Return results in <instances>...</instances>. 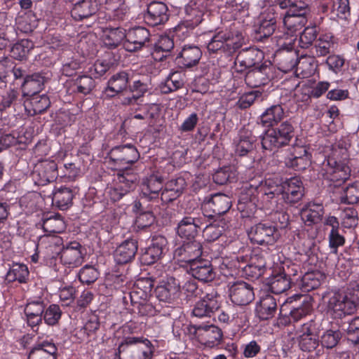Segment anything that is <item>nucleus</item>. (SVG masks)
Here are the masks:
<instances>
[{"instance_id":"obj_1","label":"nucleus","mask_w":359,"mask_h":359,"mask_svg":"<svg viewBox=\"0 0 359 359\" xmlns=\"http://www.w3.org/2000/svg\"><path fill=\"white\" fill-rule=\"evenodd\" d=\"M323 298L327 312L335 318H341L355 313L359 304V291L347 289L346 291L326 292Z\"/></svg>"},{"instance_id":"obj_2","label":"nucleus","mask_w":359,"mask_h":359,"mask_svg":"<svg viewBox=\"0 0 359 359\" xmlns=\"http://www.w3.org/2000/svg\"><path fill=\"white\" fill-rule=\"evenodd\" d=\"M309 2V0H281L280 7L285 10L283 22L290 34L300 30L306 24Z\"/></svg>"},{"instance_id":"obj_3","label":"nucleus","mask_w":359,"mask_h":359,"mask_svg":"<svg viewBox=\"0 0 359 359\" xmlns=\"http://www.w3.org/2000/svg\"><path fill=\"white\" fill-rule=\"evenodd\" d=\"M294 135L292 123L285 121L275 128L268 129L262 137V147L264 150L276 151L289 144Z\"/></svg>"},{"instance_id":"obj_4","label":"nucleus","mask_w":359,"mask_h":359,"mask_svg":"<svg viewBox=\"0 0 359 359\" xmlns=\"http://www.w3.org/2000/svg\"><path fill=\"white\" fill-rule=\"evenodd\" d=\"M148 339L128 337L119 344L115 359H151L152 349Z\"/></svg>"},{"instance_id":"obj_5","label":"nucleus","mask_w":359,"mask_h":359,"mask_svg":"<svg viewBox=\"0 0 359 359\" xmlns=\"http://www.w3.org/2000/svg\"><path fill=\"white\" fill-rule=\"evenodd\" d=\"M210 216L211 215L201 211L188 214L179 222L177 233L182 238L195 240L194 238L203 229L207 223V218Z\"/></svg>"},{"instance_id":"obj_6","label":"nucleus","mask_w":359,"mask_h":359,"mask_svg":"<svg viewBox=\"0 0 359 359\" xmlns=\"http://www.w3.org/2000/svg\"><path fill=\"white\" fill-rule=\"evenodd\" d=\"M241 46L238 37L227 30L216 32L207 44V49L210 53L222 52L231 55Z\"/></svg>"},{"instance_id":"obj_7","label":"nucleus","mask_w":359,"mask_h":359,"mask_svg":"<svg viewBox=\"0 0 359 359\" xmlns=\"http://www.w3.org/2000/svg\"><path fill=\"white\" fill-rule=\"evenodd\" d=\"M191 327L199 342L205 346L213 348L220 344L222 341V330L213 324L209 323H194L191 325Z\"/></svg>"},{"instance_id":"obj_8","label":"nucleus","mask_w":359,"mask_h":359,"mask_svg":"<svg viewBox=\"0 0 359 359\" xmlns=\"http://www.w3.org/2000/svg\"><path fill=\"white\" fill-rule=\"evenodd\" d=\"M250 241L257 245H273L278 238L277 228L269 222H259L248 231Z\"/></svg>"},{"instance_id":"obj_9","label":"nucleus","mask_w":359,"mask_h":359,"mask_svg":"<svg viewBox=\"0 0 359 359\" xmlns=\"http://www.w3.org/2000/svg\"><path fill=\"white\" fill-rule=\"evenodd\" d=\"M150 32L143 27H135L126 31L123 47L128 52H136L148 47L150 43Z\"/></svg>"},{"instance_id":"obj_10","label":"nucleus","mask_w":359,"mask_h":359,"mask_svg":"<svg viewBox=\"0 0 359 359\" xmlns=\"http://www.w3.org/2000/svg\"><path fill=\"white\" fill-rule=\"evenodd\" d=\"M220 295L212 290L206 293L194 305L192 310V316L194 318H210L212 315L220 307Z\"/></svg>"},{"instance_id":"obj_11","label":"nucleus","mask_w":359,"mask_h":359,"mask_svg":"<svg viewBox=\"0 0 359 359\" xmlns=\"http://www.w3.org/2000/svg\"><path fill=\"white\" fill-rule=\"evenodd\" d=\"M323 170L324 177L336 183L335 186L344 183L349 178L351 173V169L346 163L337 162L334 158H329L327 163H323Z\"/></svg>"},{"instance_id":"obj_12","label":"nucleus","mask_w":359,"mask_h":359,"mask_svg":"<svg viewBox=\"0 0 359 359\" xmlns=\"http://www.w3.org/2000/svg\"><path fill=\"white\" fill-rule=\"evenodd\" d=\"M304 196V187L298 177H291L283 182L282 199L290 205L299 203Z\"/></svg>"},{"instance_id":"obj_13","label":"nucleus","mask_w":359,"mask_h":359,"mask_svg":"<svg viewBox=\"0 0 359 359\" xmlns=\"http://www.w3.org/2000/svg\"><path fill=\"white\" fill-rule=\"evenodd\" d=\"M168 241L165 236L156 235L152 238L151 245L141 255V261L144 265H151L159 259L167 250Z\"/></svg>"},{"instance_id":"obj_14","label":"nucleus","mask_w":359,"mask_h":359,"mask_svg":"<svg viewBox=\"0 0 359 359\" xmlns=\"http://www.w3.org/2000/svg\"><path fill=\"white\" fill-rule=\"evenodd\" d=\"M175 249L174 257L180 262L187 263L189 266L201 258L203 254L202 244L196 240H188Z\"/></svg>"},{"instance_id":"obj_15","label":"nucleus","mask_w":359,"mask_h":359,"mask_svg":"<svg viewBox=\"0 0 359 359\" xmlns=\"http://www.w3.org/2000/svg\"><path fill=\"white\" fill-rule=\"evenodd\" d=\"M264 58L262 51L255 48L242 49L235 60V69L237 72H243L247 69L259 66Z\"/></svg>"},{"instance_id":"obj_16","label":"nucleus","mask_w":359,"mask_h":359,"mask_svg":"<svg viewBox=\"0 0 359 359\" xmlns=\"http://www.w3.org/2000/svg\"><path fill=\"white\" fill-rule=\"evenodd\" d=\"M231 206V201L229 196L218 193L204 202L202 205L203 212L210 215L208 218H212L217 215H222L229 211Z\"/></svg>"},{"instance_id":"obj_17","label":"nucleus","mask_w":359,"mask_h":359,"mask_svg":"<svg viewBox=\"0 0 359 359\" xmlns=\"http://www.w3.org/2000/svg\"><path fill=\"white\" fill-rule=\"evenodd\" d=\"M283 183L279 184L272 179H267L259 184L261 203L266 208H273L278 197L282 196Z\"/></svg>"},{"instance_id":"obj_18","label":"nucleus","mask_w":359,"mask_h":359,"mask_svg":"<svg viewBox=\"0 0 359 359\" xmlns=\"http://www.w3.org/2000/svg\"><path fill=\"white\" fill-rule=\"evenodd\" d=\"M44 309L45 303L41 299L28 302L25 306V320L27 326L35 332H38L39 325L42 323Z\"/></svg>"},{"instance_id":"obj_19","label":"nucleus","mask_w":359,"mask_h":359,"mask_svg":"<svg viewBox=\"0 0 359 359\" xmlns=\"http://www.w3.org/2000/svg\"><path fill=\"white\" fill-rule=\"evenodd\" d=\"M229 291L231 302L238 306H246L255 298L253 287L243 281L234 283Z\"/></svg>"},{"instance_id":"obj_20","label":"nucleus","mask_w":359,"mask_h":359,"mask_svg":"<svg viewBox=\"0 0 359 359\" xmlns=\"http://www.w3.org/2000/svg\"><path fill=\"white\" fill-rule=\"evenodd\" d=\"M169 19L168 8L161 1H151L144 15L146 23L151 27L165 24Z\"/></svg>"},{"instance_id":"obj_21","label":"nucleus","mask_w":359,"mask_h":359,"mask_svg":"<svg viewBox=\"0 0 359 359\" xmlns=\"http://www.w3.org/2000/svg\"><path fill=\"white\" fill-rule=\"evenodd\" d=\"M180 289L178 280L170 276L160 282L155 292L159 301L171 303L178 298Z\"/></svg>"},{"instance_id":"obj_22","label":"nucleus","mask_w":359,"mask_h":359,"mask_svg":"<svg viewBox=\"0 0 359 359\" xmlns=\"http://www.w3.org/2000/svg\"><path fill=\"white\" fill-rule=\"evenodd\" d=\"M279 65V69L285 72L291 71L297 67V70L301 69V73L304 76H310L314 71L311 62H305L302 60L297 62V57L292 52H286L283 54L280 60Z\"/></svg>"},{"instance_id":"obj_23","label":"nucleus","mask_w":359,"mask_h":359,"mask_svg":"<svg viewBox=\"0 0 359 359\" xmlns=\"http://www.w3.org/2000/svg\"><path fill=\"white\" fill-rule=\"evenodd\" d=\"M139 157L137 149L130 144L115 147L109 152L110 159L118 165L132 164L136 162Z\"/></svg>"},{"instance_id":"obj_24","label":"nucleus","mask_w":359,"mask_h":359,"mask_svg":"<svg viewBox=\"0 0 359 359\" xmlns=\"http://www.w3.org/2000/svg\"><path fill=\"white\" fill-rule=\"evenodd\" d=\"M60 254L62 263L69 268L77 267L83 262L81 245L76 241L69 243Z\"/></svg>"},{"instance_id":"obj_25","label":"nucleus","mask_w":359,"mask_h":359,"mask_svg":"<svg viewBox=\"0 0 359 359\" xmlns=\"http://www.w3.org/2000/svg\"><path fill=\"white\" fill-rule=\"evenodd\" d=\"M163 188V179L161 176L152 175L147 178L142 186L140 201H158L159 192Z\"/></svg>"},{"instance_id":"obj_26","label":"nucleus","mask_w":359,"mask_h":359,"mask_svg":"<svg viewBox=\"0 0 359 359\" xmlns=\"http://www.w3.org/2000/svg\"><path fill=\"white\" fill-rule=\"evenodd\" d=\"M57 165L54 161H45L39 165L33 173L35 183L43 186L57 179Z\"/></svg>"},{"instance_id":"obj_27","label":"nucleus","mask_w":359,"mask_h":359,"mask_svg":"<svg viewBox=\"0 0 359 359\" xmlns=\"http://www.w3.org/2000/svg\"><path fill=\"white\" fill-rule=\"evenodd\" d=\"M189 266L191 276L202 282H210L216 276V272L210 260L200 258Z\"/></svg>"},{"instance_id":"obj_28","label":"nucleus","mask_w":359,"mask_h":359,"mask_svg":"<svg viewBox=\"0 0 359 359\" xmlns=\"http://www.w3.org/2000/svg\"><path fill=\"white\" fill-rule=\"evenodd\" d=\"M271 67L262 64L250 69L245 77V83L250 88H258L266 84L270 80Z\"/></svg>"},{"instance_id":"obj_29","label":"nucleus","mask_w":359,"mask_h":359,"mask_svg":"<svg viewBox=\"0 0 359 359\" xmlns=\"http://www.w3.org/2000/svg\"><path fill=\"white\" fill-rule=\"evenodd\" d=\"M137 241L128 238L122 242L114 252V260L118 264H124L131 262L137 251Z\"/></svg>"},{"instance_id":"obj_30","label":"nucleus","mask_w":359,"mask_h":359,"mask_svg":"<svg viewBox=\"0 0 359 359\" xmlns=\"http://www.w3.org/2000/svg\"><path fill=\"white\" fill-rule=\"evenodd\" d=\"M47 81L43 73H34L26 75L20 84L23 97H29L41 92Z\"/></svg>"},{"instance_id":"obj_31","label":"nucleus","mask_w":359,"mask_h":359,"mask_svg":"<svg viewBox=\"0 0 359 359\" xmlns=\"http://www.w3.org/2000/svg\"><path fill=\"white\" fill-rule=\"evenodd\" d=\"M201 56L202 52L198 46L185 45L175 60L181 68H191L198 64Z\"/></svg>"},{"instance_id":"obj_32","label":"nucleus","mask_w":359,"mask_h":359,"mask_svg":"<svg viewBox=\"0 0 359 359\" xmlns=\"http://www.w3.org/2000/svg\"><path fill=\"white\" fill-rule=\"evenodd\" d=\"M187 187L185 179L182 177L170 180L165 183L161 200L164 203L173 201L180 197Z\"/></svg>"},{"instance_id":"obj_33","label":"nucleus","mask_w":359,"mask_h":359,"mask_svg":"<svg viewBox=\"0 0 359 359\" xmlns=\"http://www.w3.org/2000/svg\"><path fill=\"white\" fill-rule=\"evenodd\" d=\"M97 11V0H80L74 4L71 15L75 20L81 21L93 16Z\"/></svg>"},{"instance_id":"obj_34","label":"nucleus","mask_w":359,"mask_h":359,"mask_svg":"<svg viewBox=\"0 0 359 359\" xmlns=\"http://www.w3.org/2000/svg\"><path fill=\"white\" fill-rule=\"evenodd\" d=\"M152 283L149 279H140L129 293L132 306L151 298Z\"/></svg>"},{"instance_id":"obj_35","label":"nucleus","mask_w":359,"mask_h":359,"mask_svg":"<svg viewBox=\"0 0 359 359\" xmlns=\"http://www.w3.org/2000/svg\"><path fill=\"white\" fill-rule=\"evenodd\" d=\"M292 280L290 274L283 267V271L273 274L268 278L266 285L271 292L278 294L287 291Z\"/></svg>"},{"instance_id":"obj_36","label":"nucleus","mask_w":359,"mask_h":359,"mask_svg":"<svg viewBox=\"0 0 359 359\" xmlns=\"http://www.w3.org/2000/svg\"><path fill=\"white\" fill-rule=\"evenodd\" d=\"M144 201H135L133 211L138 215L135 220V227L137 229H145L151 226L155 221V217L152 212V207H144Z\"/></svg>"},{"instance_id":"obj_37","label":"nucleus","mask_w":359,"mask_h":359,"mask_svg":"<svg viewBox=\"0 0 359 359\" xmlns=\"http://www.w3.org/2000/svg\"><path fill=\"white\" fill-rule=\"evenodd\" d=\"M129 74L125 71L114 74L108 81L105 88L107 96L113 97L126 90L128 86Z\"/></svg>"},{"instance_id":"obj_38","label":"nucleus","mask_w":359,"mask_h":359,"mask_svg":"<svg viewBox=\"0 0 359 359\" xmlns=\"http://www.w3.org/2000/svg\"><path fill=\"white\" fill-rule=\"evenodd\" d=\"M255 311L257 317L262 320L272 318L278 311L276 299L270 294L263 296L257 304Z\"/></svg>"},{"instance_id":"obj_39","label":"nucleus","mask_w":359,"mask_h":359,"mask_svg":"<svg viewBox=\"0 0 359 359\" xmlns=\"http://www.w3.org/2000/svg\"><path fill=\"white\" fill-rule=\"evenodd\" d=\"M57 348L48 341L36 344L29 351L28 359H57Z\"/></svg>"},{"instance_id":"obj_40","label":"nucleus","mask_w":359,"mask_h":359,"mask_svg":"<svg viewBox=\"0 0 359 359\" xmlns=\"http://www.w3.org/2000/svg\"><path fill=\"white\" fill-rule=\"evenodd\" d=\"M50 105V101L46 94H35L29 96L25 101V109L31 116L43 113Z\"/></svg>"},{"instance_id":"obj_41","label":"nucleus","mask_w":359,"mask_h":359,"mask_svg":"<svg viewBox=\"0 0 359 359\" xmlns=\"http://www.w3.org/2000/svg\"><path fill=\"white\" fill-rule=\"evenodd\" d=\"M261 201V194H259V185L254 186L252 184H246L238 200V209L243 210L244 203L249 202V208L250 210H253L258 205L259 201Z\"/></svg>"},{"instance_id":"obj_42","label":"nucleus","mask_w":359,"mask_h":359,"mask_svg":"<svg viewBox=\"0 0 359 359\" xmlns=\"http://www.w3.org/2000/svg\"><path fill=\"white\" fill-rule=\"evenodd\" d=\"M116 182L124 193H129L138 184L139 176L132 169L126 168L117 172Z\"/></svg>"},{"instance_id":"obj_43","label":"nucleus","mask_w":359,"mask_h":359,"mask_svg":"<svg viewBox=\"0 0 359 359\" xmlns=\"http://www.w3.org/2000/svg\"><path fill=\"white\" fill-rule=\"evenodd\" d=\"M324 214V208L321 204L309 203L301 210V218L307 226L320 222Z\"/></svg>"},{"instance_id":"obj_44","label":"nucleus","mask_w":359,"mask_h":359,"mask_svg":"<svg viewBox=\"0 0 359 359\" xmlns=\"http://www.w3.org/2000/svg\"><path fill=\"white\" fill-rule=\"evenodd\" d=\"M324 278V274L319 271H309L302 277L298 285L302 292H307L318 288Z\"/></svg>"},{"instance_id":"obj_45","label":"nucleus","mask_w":359,"mask_h":359,"mask_svg":"<svg viewBox=\"0 0 359 359\" xmlns=\"http://www.w3.org/2000/svg\"><path fill=\"white\" fill-rule=\"evenodd\" d=\"M284 109L280 104L273 105L265 110L260 116V121L264 126L273 127L283 119Z\"/></svg>"},{"instance_id":"obj_46","label":"nucleus","mask_w":359,"mask_h":359,"mask_svg":"<svg viewBox=\"0 0 359 359\" xmlns=\"http://www.w3.org/2000/svg\"><path fill=\"white\" fill-rule=\"evenodd\" d=\"M73 198V190L69 187H61L53 192V203L62 210L72 205Z\"/></svg>"},{"instance_id":"obj_47","label":"nucleus","mask_w":359,"mask_h":359,"mask_svg":"<svg viewBox=\"0 0 359 359\" xmlns=\"http://www.w3.org/2000/svg\"><path fill=\"white\" fill-rule=\"evenodd\" d=\"M255 137L248 131H241L236 143L235 152L240 156H246L255 149Z\"/></svg>"},{"instance_id":"obj_48","label":"nucleus","mask_w":359,"mask_h":359,"mask_svg":"<svg viewBox=\"0 0 359 359\" xmlns=\"http://www.w3.org/2000/svg\"><path fill=\"white\" fill-rule=\"evenodd\" d=\"M29 271L27 265L20 263H13L6 275V280L9 282L18 281L20 283L27 282Z\"/></svg>"},{"instance_id":"obj_49","label":"nucleus","mask_w":359,"mask_h":359,"mask_svg":"<svg viewBox=\"0 0 359 359\" xmlns=\"http://www.w3.org/2000/svg\"><path fill=\"white\" fill-rule=\"evenodd\" d=\"M185 74L179 71L171 72L167 77L165 83L161 85V90L164 94L174 92L184 85Z\"/></svg>"},{"instance_id":"obj_50","label":"nucleus","mask_w":359,"mask_h":359,"mask_svg":"<svg viewBox=\"0 0 359 359\" xmlns=\"http://www.w3.org/2000/svg\"><path fill=\"white\" fill-rule=\"evenodd\" d=\"M335 43L333 36L325 34L321 36L312 47L311 51L318 57H324L334 50Z\"/></svg>"},{"instance_id":"obj_51","label":"nucleus","mask_w":359,"mask_h":359,"mask_svg":"<svg viewBox=\"0 0 359 359\" xmlns=\"http://www.w3.org/2000/svg\"><path fill=\"white\" fill-rule=\"evenodd\" d=\"M126 40V30L121 27L111 28L103 36V43L109 48H115Z\"/></svg>"},{"instance_id":"obj_52","label":"nucleus","mask_w":359,"mask_h":359,"mask_svg":"<svg viewBox=\"0 0 359 359\" xmlns=\"http://www.w3.org/2000/svg\"><path fill=\"white\" fill-rule=\"evenodd\" d=\"M186 20L189 22L188 26L195 27L203 21V11L197 6L194 1H191L184 8Z\"/></svg>"},{"instance_id":"obj_53","label":"nucleus","mask_w":359,"mask_h":359,"mask_svg":"<svg viewBox=\"0 0 359 359\" xmlns=\"http://www.w3.org/2000/svg\"><path fill=\"white\" fill-rule=\"evenodd\" d=\"M238 267L244 269L248 276L259 278L264 273L266 261L262 257H257V255H255L251 257L250 264H246L245 266L238 265Z\"/></svg>"},{"instance_id":"obj_54","label":"nucleus","mask_w":359,"mask_h":359,"mask_svg":"<svg viewBox=\"0 0 359 359\" xmlns=\"http://www.w3.org/2000/svg\"><path fill=\"white\" fill-rule=\"evenodd\" d=\"M34 48V43L29 39H22L12 46L11 55L15 60L26 59L29 51Z\"/></svg>"},{"instance_id":"obj_55","label":"nucleus","mask_w":359,"mask_h":359,"mask_svg":"<svg viewBox=\"0 0 359 359\" xmlns=\"http://www.w3.org/2000/svg\"><path fill=\"white\" fill-rule=\"evenodd\" d=\"M95 87V80L90 76H80L74 81L73 84V91L86 95L91 93Z\"/></svg>"},{"instance_id":"obj_56","label":"nucleus","mask_w":359,"mask_h":359,"mask_svg":"<svg viewBox=\"0 0 359 359\" xmlns=\"http://www.w3.org/2000/svg\"><path fill=\"white\" fill-rule=\"evenodd\" d=\"M134 110H135L134 114L133 115L131 113V116H133L134 118L142 120L149 118L151 119L158 114L159 107L158 105L154 104H146L140 106L139 105L135 108Z\"/></svg>"},{"instance_id":"obj_57","label":"nucleus","mask_w":359,"mask_h":359,"mask_svg":"<svg viewBox=\"0 0 359 359\" xmlns=\"http://www.w3.org/2000/svg\"><path fill=\"white\" fill-rule=\"evenodd\" d=\"M43 229L50 233H59L65 228V222L60 216L50 217L43 220Z\"/></svg>"},{"instance_id":"obj_58","label":"nucleus","mask_w":359,"mask_h":359,"mask_svg":"<svg viewBox=\"0 0 359 359\" xmlns=\"http://www.w3.org/2000/svg\"><path fill=\"white\" fill-rule=\"evenodd\" d=\"M341 201L348 204H356L359 202V181L349 184L344 189V196Z\"/></svg>"},{"instance_id":"obj_59","label":"nucleus","mask_w":359,"mask_h":359,"mask_svg":"<svg viewBox=\"0 0 359 359\" xmlns=\"http://www.w3.org/2000/svg\"><path fill=\"white\" fill-rule=\"evenodd\" d=\"M280 3L281 0H276V4L269 7L263 13L262 19L276 25L277 22L283 18V12H281L283 9L280 7Z\"/></svg>"},{"instance_id":"obj_60","label":"nucleus","mask_w":359,"mask_h":359,"mask_svg":"<svg viewBox=\"0 0 359 359\" xmlns=\"http://www.w3.org/2000/svg\"><path fill=\"white\" fill-rule=\"evenodd\" d=\"M62 311L57 304H50L47 309L45 308L43 314V319L48 325H55L58 323L61 318Z\"/></svg>"},{"instance_id":"obj_61","label":"nucleus","mask_w":359,"mask_h":359,"mask_svg":"<svg viewBox=\"0 0 359 359\" xmlns=\"http://www.w3.org/2000/svg\"><path fill=\"white\" fill-rule=\"evenodd\" d=\"M341 337V334L339 330H328L321 336L320 342L323 347L332 348L337 345Z\"/></svg>"},{"instance_id":"obj_62","label":"nucleus","mask_w":359,"mask_h":359,"mask_svg":"<svg viewBox=\"0 0 359 359\" xmlns=\"http://www.w3.org/2000/svg\"><path fill=\"white\" fill-rule=\"evenodd\" d=\"M341 224L344 228L350 229L358 224V212L353 208H345L341 214Z\"/></svg>"},{"instance_id":"obj_63","label":"nucleus","mask_w":359,"mask_h":359,"mask_svg":"<svg viewBox=\"0 0 359 359\" xmlns=\"http://www.w3.org/2000/svg\"><path fill=\"white\" fill-rule=\"evenodd\" d=\"M317 37V29L316 27H306L299 36V44L302 48H307L312 46Z\"/></svg>"},{"instance_id":"obj_64","label":"nucleus","mask_w":359,"mask_h":359,"mask_svg":"<svg viewBox=\"0 0 359 359\" xmlns=\"http://www.w3.org/2000/svg\"><path fill=\"white\" fill-rule=\"evenodd\" d=\"M98 276L99 273L97 269L90 265H86L79 273V280L87 285L94 283Z\"/></svg>"}]
</instances>
